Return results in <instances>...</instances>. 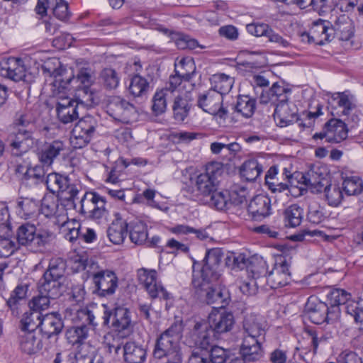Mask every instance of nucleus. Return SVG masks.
<instances>
[{"instance_id": "1", "label": "nucleus", "mask_w": 363, "mask_h": 363, "mask_svg": "<svg viewBox=\"0 0 363 363\" xmlns=\"http://www.w3.org/2000/svg\"><path fill=\"white\" fill-rule=\"evenodd\" d=\"M223 254L220 248H213L207 251L204 264L201 269V281L193 279L192 284L201 296H205L208 304H216L223 308L227 303L224 291L214 283L220 277V263Z\"/></svg>"}, {"instance_id": "2", "label": "nucleus", "mask_w": 363, "mask_h": 363, "mask_svg": "<svg viewBox=\"0 0 363 363\" xmlns=\"http://www.w3.org/2000/svg\"><path fill=\"white\" fill-rule=\"evenodd\" d=\"M53 233L45 229H37L34 225L24 223L16 230L17 243L30 252H43L53 240Z\"/></svg>"}, {"instance_id": "3", "label": "nucleus", "mask_w": 363, "mask_h": 363, "mask_svg": "<svg viewBox=\"0 0 363 363\" xmlns=\"http://www.w3.org/2000/svg\"><path fill=\"white\" fill-rule=\"evenodd\" d=\"M223 172V166L220 162H212L206 165L204 172L196 177L195 187L201 201L217 190Z\"/></svg>"}, {"instance_id": "4", "label": "nucleus", "mask_w": 363, "mask_h": 363, "mask_svg": "<svg viewBox=\"0 0 363 363\" xmlns=\"http://www.w3.org/2000/svg\"><path fill=\"white\" fill-rule=\"evenodd\" d=\"M340 310L337 308L330 309L325 303L315 297H310L304 308L305 318L315 324L333 323L338 320Z\"/></svg>"}, {"instance_id": "5", "label": "nucleus", "mask_w": 363, "mask_h": 363, "mask_svg": "<svg viewBox=\"0 0 363 363\" xmlns=\"http://www.w3.org/2000/svg\"><path fill=\"white\" fill-rule=\"evenodd\" d=\"M43 70L54 78L51 83L54 94L57 95L69 89L71 83L74 82V76L72 72L64 68L57 59L53 58L45 62Z\"/></svg>"}, {"instance_id": "6", "label": "nucleus", "mask_w": 363, "mask_h": 363, "mask_svg": "<svg viewBox=\"0 0 363 363\" xmlns=\"http://www.w3.org/2000/svg\"><path fill=\"white\" fill-rule=\"evenodd\" d=\"M98 127L97 120L91 116L82 118L72 131L70 143L74 148L79 149L87 145L92 139Z\"/></svg>"}, {"instance_id": "7", "label": "nucleus", "mask_w": 363, "mask_h": 363, "mask_svg": "<svg viewBox=\"0 0 363 363\" xmlns=\"http://www.w3.org/2000/svg\"><path fill=\"white\" fill-rule=\"evenodd\" d=\"M106 108L110 116L125 123L136 121L139 116L138 110L133 104L119 96L111 97Z\"/></svg>"}, {"instance_id": "8", "label": "nucleus", "mask_w": 363, "mask_h": 363, "mask_svg": "<svg viewBox=\"0 0 363 363\" xmlns=\"http://www.w3.org/2000/svg\"><path fill=\"white\" fill-rule=\"evenodd\" d=\"M8 131L7 140L13 155L21 156L33 146V130L9 127Z\"/></svg>"}, {"instance_id": "9", "label": "nucleus", "mask_w": 363, "mask_h": 363, "mask_svg": "<svg viewBox=\"0 0 363 363\" xmlns=\"http://www.w3.org/2000/svg\"><path fill=\"white\" fill-rule=\"evenodd\" d=\"M45 184L50 192L57 193L62 199L67 201L74 200L79 191L75 184L70 183L67 177L57 173L48 174Z\"/></svg>"}, {"instance_id": "10", "label": "nucleus", "mask_w": 363, "mask_h": 363, "mask_svg": "<svg viewBox=\"0 0 363 363\" xmlns=\"http://www.w3.org/2000/svg\"><path fill=\"white\" fill-rule=\"evenodd\" d=\"M138 281L152 298H160L167 300L169 294L163 286L157 281V272L155 269L141 268L138 270Z\"/></svg>"}, {"instance_id": "11", "label": "nucleus", "mask_w": 363, "mask_h": 363, "mask_svg": "<svg viewBox=\"0 0 363 363\" xmlns=\"http://www.w3.org/2000/svg\"><path fill=\"white\" fill-rule=\"evenodd\" d=\"M215 336L209 324L206 320L195 323L192 329L186 335V342L190 345L200 349L208 350Z\"/></svg>"}, {"instance_id": "12", "label": "nucleus", "mask_w": 363, "mask_h": 363, "mask_svg": "<svg viewBox=\"0 0 363 363\" xmlns=\"http://www.w3.org/2000/svg\"><path fill=\"white\" fill-rule=\"evenodd\" d=\"M222 102L221 94L212 89L201 94L197 101L198 106L205 112L225 119L228 115V111L222 106Z\"/></svg>"}, {"instance_id": "13", "label": "nucleus", "mask_w": 363, "mask_h": 363, "mask_svg": "<svg viewBox=\"0 0 363 363\" xmlns=\"http://www.w3.org/2000/svg\"><path fill=\"white\" fill-rule=\"evenodd\" d=\"M92 280L96 287L95 294L101 297L113 295L118 288V279L111 270H100L92 274Z\"/></svg>"}, {"instance_id": "14", "label": "nucleus", "mask_w": 363, "mask_h": 363, "mask_svg": "<svg viewBox=\"0 0 363 363\" xmlns=\"http://www.w3.org/2000/svg\"><path fill=\"white\" fill-rule=\"evenodd\" d=\"M264 323L257 315H245L242 321V340H264Z\"/></svg>"}, {"instance_id": "15", "label": "nucleus", "mask_w": 363, "mask_h": 363, "mask_svg": "<svg viewBox=\"0 0 363 363\" xmlns=\"http://www.w3.org/2000/svg\"><path fill=\"white\" fill-rule=\"evenodd\" d=\"M82 103L69 97H60L56 104L57 118L64 124L69 123L79 118V110Z\"/></svg>"}, {"instance_id": "16", "label": "nucleus", "mask_w": 363, "mask_h": 363, "mask_svg": "<svg viewBox=\"0 0 363 363\" xmlns=\"http://www.w3.org/2000/svg\"><path fill=\"white\" fill-rule=\"evenodd\" d=\"M290 264L285 257H280L275 263L273 269L268 274L267 282L272 289H277L287 285L291 281Z\"/></svg>"}, {"instance_id": "17", "label": "nucleus", "mask_w": 363, "mask_h": 363, "mask_svg": "<svg viewBox=\"0 0 363 363\" xmlns=\"http://www.w3.org/2000/svg\"><path fill=\"white\" fill-rule=\"evenodd\" d=\"M103 325L111 327L118 332L129 330L131 327L130 313L127 308H116L113 311L105 310L102 316Z\"/></svg>"}, {"instance_id": "18", "label": "nucleus", "mask_w": 363, "mask_h": 363, "mask_svg": "<svg viewBox=\"0 0 363 363\" xmlns=\"http://www.w3.org/2000/svg\"><path fill=\"white\" fill-rule=\"evenodd\" d=\"M207 323L209 324L215 338L218 339L220 335L231 330L235 320L230 313L215 311L208 315Z\"/></svg>"}, {"instance_id": "19", "label": "nucleus", "mask_w": 363, "mask_h": 363, "mask_svg": "<svg viewBox=\"0 0 363 363\" xmlns=\"http://www.w3.org/2000/svg\"><path fill=\"white\" fill-rule=\"evenodd\" d=\"M297 113L296 106L287 100L276 104L274 118L278 125L286 127L298 121Z\"/></svg>"}, {"instance_id": "20", "label": "nucleus", "mask_w": 363, "mask_h": 363, "mask_svg": "<svg viewBox=\"0 0 363 363\" xmlns=\"http://www.w3.org/2000/svg\"><path fill=\"white\" fill-rule=\"evenodd\" d=\"M50 10L53 15L61 21L68 18L69 12L67 3L64 0H38L35 7L36 13L43 16Z\"/></svg>"}, {"instance_id": "21", "label": "nucleus", "mask_w": 363, "mask_h": 363, "mask_svg": "<svg viewBox=\"0 0 363 363\" xmlns=\"http://www.w3.org/2000/svg\"><path fill=\"white\" fill-rule=\"evenodd\" d=\"M302 179H303V184L314 194L322 192L328 184V179L319 166L312 167L303 175Z\"/></svg>"}, {"instance_id": "22", "label": "nucleus", "mask_w": 363, "mask_h": 363, "mask_svg": "<svg viewBox=\"0 0 363 363\" xmlns=\"http://www.w3.org/2000/svg\"><path fill=\"white\" fill-rule=\"evenodd\" d=\"M333 39L336 37L340 40H349L354 34L352 21L345 14H342L330 22Z\"/></svg>"}, {"instance_id": "23", "label": "nucleus", "mask_w": 363, "mask_h": 363, "mask_svg": "<svg viewBox=\"0 0 363 363\" xmlns=\"http://www.w3.org/2000/svg\"><path fill=\"white\" fill-rule=\"evenodd\" d=\"M0 74L14 82H19L26 76V69L23 61L10 57L0 63Z\"/></svg>"}, {"instance_id": "24", "label": "nucleus", "mask_w": 363, "mask_h": 363, "mask_svg": "<svg viewBox=\"0 0 363 363\" xmlns=\"http://www.w3.org/2000/svg\"><path fill=\"white\" fill-rule=\"evenodd\" d=\"M264 340H242L240 352L244 363L260 360L264 355L262 344Z\"/></svg>"}, {"instance_id": "25", "label": "nucleus", "mask_w": 363, "mask_h": 363, "mask_svg": "<svg viewBox=\"0 0 363 363\" xmlns=\"http://www.w3.org/2000/svg\"><path fill=\"white\" fill-rule=\"evenodd\" d=\"M65 150V145L60 140L47 142L42 146L38 154L39 161L42 164L50 167Z\"/></svg>"}, {"instance_id": "26", "label": "nucleus", "mask_w": 363, "mask_h": 363, "mask_svg": "<svg viewBox=\"0 0 363 363\" xmlns=\"http://www.w3.org/2000/svg\"><path fill=\"white\" fill-rule=\"evenodd\" d=\"M38 289L40 294L57 298L62 294L63 280L43 274L38 281Z\"/></svg>"}, {"instance_id": "27", "label": "nucleus", "mask_w": 363, "mask_h": 363, "mask_svg": "<svg viewBox=\"0 0 363 363\" xmlns=\"http://www.w3.org/2000/svg\"><path fill=\"white\" fill-rule=\"evenodd\" d=\"M114 216L115 219L107 230V235L111 242L120 245L126 237L128 225L119 213H115Z\"/></svg>"}, {"instance_id": "28", "label": "nucleus", "mask_w": 363, "mask_h": 363, "mask_svg": "<svg viewBox=\"0 0 363 363\" xmlns=\"http://www.w3.org/2000/svg\"><path fill=\"white\" fill-rule=\"evenodd\" d=\"M192 93L191 91H182L174 99L173 105L174 118L179 122L183 121L189 114L192 101Z\"/></svg>"}, {"instance_id": "29", "label": "nucleus", "mask_w": 363, "mask_h": 363, "mask_svg": "<svg viewBox=\"0 0 363 363\" xmlns=\"http://www.w3.org/2000/svg\"><path fill=\"white\" fill-rule=\"evenodd\" d=\"M270 199L263 195L255 196L250 202L247 211L255 220H261L270 215Z\"/></svg>"}, {"instance_id": "30", "label": "nucleus", "mask_w": 363, "mask_h": 363, "mask_svg": "<svg viewBox=\"0 0 363 363\" xmlns=\"http://www.w3.org/2000/svg\"><path fill=\"white\" fill-rule=\"evenodd\" d=\"M310 30L313 43L317 45H323L333 40L330 22L318 19L313 22Z\"/></svg>"}, {"instance_id": "31", "label": "nucleus", "mask_w": 363, "mask_h": 363, "mask_svg": "<svg viewBox=\"0 0 363 363\" xmlns=\"http://www.w3.org/2000/svg\"><path fill=\"white\" fill-rule=\"evenodd\" d=\"M325 128L328 130V143H338L347 138V124L340 119H330L325 124Z\"/></svg>"}, {"instance_id": "32", "label": "nucleus", "mask_w": 363, "mask_h": 363, "mask_svg": "<svg viewBox=\"0 0 363 363\" xmlns=\"http://www.w3.org/2000/svg\"><path fill=\"white\" fill-rule=\"evenodd\" d=\"M332 114L333 116H347L355 108L349 96L345 93H336L332 96Z\"/></svg>"}, {"instance_id": "33", "label": "nucleus", "mask_w": 363, "mask_h": 363, "mask_svg": "<svg viewBox=\"0 0 363 363\" xmlns=\"http://www.w3.org/2000/svg\"><path fill=\"white\" fill-rule=\"evenodd\" d=\"M20 347L23 352L28 354L38 352L43 348V343L39 334L28 331L21 332Z\"/></svg>"}, {"instance_id": "34", "label": "nucleus", "mask_w": 363, "mask_h": 363, "mask_svg": "<svg viewBox=\"0 0 363 363\" xmlns=\"http://www.w3.org/2000/svg\"><path fill=\"white\" fill-rule=\"evenodd\" d=\"M126 363H143L147 357L146 349L134 342H128L123 347Z\"/></svg>"}, {"instance_id": "35", "label": "nucleus", "mask_w": 363, "mask_h": 363, "mask_svg": "<svg viewBox=\"0 0 363 363\" xmlns=\"http://www.w3.org/2000/svg\"><path fill=\"white\" fill-rule=\"evenodd\" d=\"M97 347L90 341L80 344L77 346V351L74 354L76 361L82 363H102L101 357H96Z\"/></svg>"}, {"instance_id": "36", "label": "nucleus", "mask_w": 363, "mask_h": 363, "mask_svg": "<svg viewBox=\"0 0 363 363\" xmlns=\"http://www.w3.org/2000/svg\"><path fill=\"white\" fill-rule=\"evenodd\" d=\"M63 323L54 313H48L43 316L40 331L49 338L52 335H58L62 330Z\"/></svg>"}, {"instance_id": "37", "label": "nucleus", "mask_w": 363, "mask_h": 363, "mask_svg": "<svg viewBox=\"0 0 363 363\" xmlns=\"http://www.w3.org/2000/svg\"><path fill=\"white\" fill-rule=\"evenodd\" d=\"M36 122V118L30 110L24 108L15 113L13 122L9 127L20 129H31Z\"/></svg>"}, {"instance_id": "38", "label": "nucleus", "mask_w": 363, "mask_h": 363, "mask_svg": "<svg viewBox=\"0 0 363 363\" xmlns=\"http://www.w3.org/2000/svg\"><path fill=\"white\" fill-rule=\"evenodd\" d=\"M128 225L129 235L132 242L138 245L145 243L147 240V225L143 221L133 220Z\"/></svg>"}, {"instance_id": "39", "label": "nucleus", "mask_w": 363, "mask_h": 363, "mask_svg": "<svg viewBox=\"0 0 363 363\" xmlns=\"http://www.w3.org/2000/svg\"><path fill=\"white\" fill-rule=\"evenodd\" d=\"M234 108L238 113L246 118H249L255 113L256 101L248 95L239 96Z\"/></svg>"}, {"instance_id": "40", "label": "nucleus", "mask_w": 363, "mask_h": 363, "mask_svg": "<svg viewBox=\"0 0 363 363\" xmlns=\"http://www.w3.org/2000/svg\"><path fill=\"white\" fill-rule=\"evenodd\" d=\"M89 328L85 323L80 325L73 326L66 332V337L68 342L72 345H80L86 342L85 340L89 336Z\"/></svg>"}, {"instance_id": "41", "label": "nucleus", "mask_w": 363, "mask_h": 363, "mask_svg": "<svg viewBox=\"0 0 363 363\" xmlns=\"http://www.w3.org/2000/svg\"><path fill=\"white\" fill-rule=\"evenodd\" d=\"M149 89L150 84L145 77L135 74L131 78L128 90L134 97L146 96Z\"/></svg>"}, {"instance_id": "42", "label": "nucleus", "mask_w": 363, "mask_h": 363, "mask_svg": "<svg viewBox=\"0 0 363 363\" xmlns=\"http://www.w3.org/2000/svg\"><path fill=\"white\" fill-rule=\"evenodd\" d=\"M230 200V193L228 191H217V190H215L213 194H211L206 199H203L202 202L204 204L209 205L211 207L222 211L227 208Z\"/></svg>"}, {"instance_id": "43", "label": "nucleus", "mask_w": 363, "mask_h": 363, "mask_svg": "<svg viewBox=\"0 0 363 363\" xmlns=\"http://www.w3.org/2000/svg\"><path fill=\"white\" fill-rule=\"evenodd\" d=\"M303 218V209L297 204L288 206L284 211L286 226L295 228L298 226Z\"/></svg>"}, {"instance_id": "44", "label": "nucleus", "mask_w": 363, "mask_h": 363, "mask_svg": "<svg viewBox=\"0 0 363 363\" xmlns=\"http://www.w3.org/2000/svg\"><path fill=\"white\" fill-rule=\"evenodd\" d=\"M42 316L39 311H30L23 315L21 320V332H33L36 333L35 330L38 328H40Z\"/></svg>"}, {"instance_id": "45", "label": "nucleus", "mask_w": 363, "mask_h": 363, "mask_svg": "<svg viewBox=\"0 0 363 363\" xmlns=\"http://www.w3.org/2000/svg\"><path fill=\"white\" fill-rule=\"evenodd\" d=\"M64 236L70 242H74L81 239L82 227L81 223L75 220H67L65 221L61 227Z\"/></svg>"}, {"instance_id": "46", "label": "nucleus", "mask_w": 363, "mask_h": 363, "mask_svg": "<svg viewBox=\"0 0 363 363\" xmlns=\"http://www.w3.org/2000/svg\"><path fill=\"white\" fill-rule=\"evenodd\" d=\"M196 71L194 61L191 57L182 58L175 64L174 72L182 76L185 82H189Z\"/></svg>"}, {"instance_id": "47", "label": "nucleus", "mask_w": 363, "mask_h": 363, "mask_svg": "<svg viewBox=\"0 0 363 363\" xmlns=\"http://www.w3.org/2000/svg\"><path fill=\"white\" fill-rule=\"evenodd\" d=\"M346 313L350 315L355 323L359 324V330L363 331V300H350L345 306Z\"/></svg>"}, {"instance_id": "48", "label": "nucleus", "mask_w": 363, "mask_h": 363, "mask_svg": "<svg viewBox=\"0 0 363 363\" xmlns=\"http://www.w3.org/2000/svg\"><path fill=\"white\" fill-rule=\"evenodd\" d=\"M40 209L46 217L60 216V211H65L62 206H60L58 199L52 196H45L43 199Z\"/></svg>"}, {"instance_id": "49", "label": "nucleus", "mask_w": 363, "mask_h": 363, "mask_svg": "<svg viewBox=\"0 0 363 363\" xmlns=\"http://www.w3.org/2000/svg\"><path fill=\"white\" fill-rule=\"evenodd\" d=\"M262 172V167L256 160H249L240 169L241 175L247 181H255Z\"/></svg>"}, {"instance_id": "50", "label": "nucleus", "mask_w": 363, "mask_h": 363, "mask_svg": "<svg viewBox=\"0 0 363 363\" xmlns=\"http://www.w3.org/2000/svg\"><path fill=\"white\" fill-rule=\"evenodd\" d=\"M213 84V90L221 94H227L230 91L233 85V79L225 74H214L211 79Z\"/></svg>"}, {"instance_id": "51", "label": "nucleus", "mask_w": 363, "mask_h": 363, "mask_svg": "<svg viewBox=\"0 0 363 363\" xmlns=\"http://www.w3.org/2000/svg\"><path fill=\"white\" fill-rule=\"evenodd\" d=\"M66 269V261L61 257H52L49 262V265L45 274L64 280V274Z\"/></svg>"}, {"instance_id": "52", "label": "nucleus", "mask_w": 363, "mask_h": 363, "mask_svg": "<svg viewBox=\"0 0 363 363\" xmlns=\"http://www.w3.org/2000/svg\"><path fill=\"white\" fill-rule=\"evenodd\" d=\"M38 208L39 202L34 199L20 198L18 201V213L26 219L34 215Z\"/></svg>"}, {"instance_id": "53", "label": "nucleus", "mask_w": 363, "mask_h": 363, "mask_svg": "<svg viewBox=\"0 0 363 363\" xmlns=\"http://www.w3.org/2000/svg\"><path fill=\"white\" fill-rule=\"evenodd\" d=\"M171 96V92L168 89H162L157 91L152 99V111L157 114L163 113L167 109V101Z\"/></svg>"}, {"instance_id": "54", "label": "nucleus", "mask_w": 363, "mask_h": 363, "mask_svg": "<svg viewBox=\"0 0 363 363\" xmlns=\"http://www.w3.org/2000/svg\"><path fill=\"white\" fill-rule=\"evenodd\" d=\"M100 79L104 86L107 89H115L120 82L118 72L112 68H105L100 74Z\"/></svg>"}, {"instance_id": "55", "label": "nucleus", "mask_w": 363, "mask_h": 363, "mask_svg": "<svg viewBox=\"0 0 363 363\" xmlns=\"http://www.w3.org/2000/svg\"><path fill=\"white\" fill-rule=\"evenodd\" d=\"M102 345L111 354H118L122 348V340L121 337L113 333H107L103 337Z\"/></svg>"}, {"instance_id": "56", "label": "nucleus", "mask_w": 363, "mask_h": 363, "mask_svg": "<svg viewBox=\"0 0 363 363\" xmlns=\"http://www.w3.org/2000/svg\"><path fill=\"white\" fill-rule=\"evenodd\" d=\"M325 193V200L332 206H337L340 204L343 194L341 187L337 185L327 184L323 190Z\"/></svg>"}, {"instance_id": "57", "label": "nucleus", "mask_w": 363, "mask_h": 363, "mask_svg": "<svg viewBox=\"0 0 363 363\" xmlns=\"http://www.w3.org/2000/svg\"><path fill=\"white\" fill-rule=\"evenodd\" d=\"M99 199V194L94 191L86 192L80 200V214L87 218L94 203Z\"/></svg>"}, {"instance_id": "58", "label": "nucleus", "mask_w": 363, "mask_h": 363, "mask_svg": "<svg viewBox=\"0 0 363 363\" xmlns=\"http://www.w3.org/2000/svg\"><path fill=\"white\" fill-rule=\"evenodd\" d=\"M95 79V74L91 69L88 67H83L80 69L77 73V77H74V82H79L83 86L82 91L85 94L89 92V86L94 82Z\"/></svg>"}, {"instance_id": "59", "label": "nucleus", "mask_w": 363, "mask_h": 363, "mask_svg": "<svg viewBox=\"0 0 363 363\" xmlns=\"http://www.w3.org/2000/svg\"><path fill=\"white\" fill-rule=\"evenodd\" d=\"M350 294L342 289H335L330 292L328 295V299L329 301V303L332 309L333 307L338 308L339 305H345L347 306V303L350 301Z\"/></svg>"}, {"instance_id": "60", "label": "nucleus", "mask_w": 363, "mask_h": 363, "mask_svg": "<svg viewBox=\"0 0 363 363\" xmlns=\"http://www.w3.org/2000/svg\"><path fill=\"white\" fill-rule=\"evenodd\" d=\"M240 145L238 143H225L222 142H213L210 145V150L213 154L218 155L221 152L234 155L240 150Z\"/></svg>"}, {"instance_id": "61", "label": "nucleus", "mask_w": 363, "mask_h": 363, "mask_svg": "<svg viewBox=\"0 0 363 363\" xmlns=\"http://www.w3.org/2000/svg\"><path fill=\"white\" fill-rule=\"evenodd\" d=\"M343 189L347 195H356L363 190L362 179L358 177H347L343 182Z\"/></svg>"}, {"instance_id": "62", "label": "nucleus", "mask_w": 363, "mask_h": 363, "mask_svg": "<svg viewBox=\"0 0 363 363\" xmlns=\"http://www.w3.org/2000/svg\"><path fill=\"white\" fill-rule=\"evenodd\" d=\"M106 202V199L99 195V199L94 203L87 218L94 220L106 218L108 216V211L105 207Z\"/></svg>"}, {"instance_id": "63", "label": "nucleus", "mask_w": 363, "mask_h": 363, "mask_svg": "<svg viewBox=\"0 0 363 363\" xmlns=\"http://www.w3.org/2000/svg\"><path fill=\"white\" fill-rule=\"evenodd\" d=\"M228 357L229 352L219 346H213L208 350L209 363H225Z\"/></svg>"}, {"instance_id": "64", "label": "nucleus", "mask_w": 363, "mask_h": 363, "mask_svg": "<svg viewBox=\"0 0 363 363\" xmlns=\"http://www.w3.org/2000/svg\"><path fill=\"white\" fill-rule=\"evenodd\" d=\"M307 217L309 222L318 224L323 222L326 218L327 216L323 207L311 206Z\"/></svg>"}]
</instances>
